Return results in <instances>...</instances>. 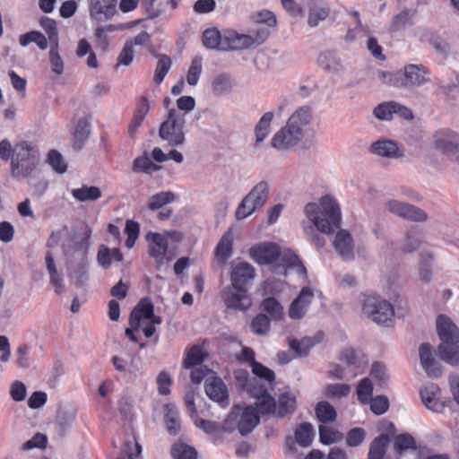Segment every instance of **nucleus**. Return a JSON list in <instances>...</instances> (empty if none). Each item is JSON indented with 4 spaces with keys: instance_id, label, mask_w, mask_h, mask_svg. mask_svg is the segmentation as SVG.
<instances>
[{
    "instance_id": "59",
    "label": "nucleus",
    "mask_w": 459,
    "mask_h": 459,
    "mask_svg": "<svg viewBox=\"0 0 459 459\" xmlns=\"http://www.w3.org/2000/svg\"><path fill=\"white\" fill-rule=\"evenodd\" d=\"M351 392V387L346 384H332L324 389L325 396L328 398H341L347 396Z\"/></svg>"
},
{
    "instance_id": "48",
    "label": "nucleus",
    "mask_w": 459,
    "mask_h": 459,
    "mask_svg": "<svg viewBox=\"0 0 459 459\" xmlns=\"http://www.w3.org/2000/svg\"><path fill=\"white\" fill-rule=\"evenodd\" d=\"M193 421L197 428L214 437H219L222 431L226 432L223 429V424L221 425L217 422L203 420L199 417H195Z\"/></svg>"
},
{
    "instance_id": "56",
    "label": "nucleus",
    "mask_w": 459,
    "mask_h": 459,
    "mask_svg": "<svg viewBox=\"0 0 459 459\" xmlns=\"http://www.w3.org/2000/svg\"><path fill=\"white\" fill-rule=\"evenodd\" d=\"M251 330L257 335H265L270 331V319L264 314L257 315L251 323Z\"/></svg>"
},
{
    "instance_id": "54",
    "label": "nucleus",
    "mask_w": 459,
    "mask_h": 459,
    "mask_svg": "<svg viewBox=\"0 0 459 459\" xmlns=\"http://www.w3.org/2000/svg\"><path fill=\"white\" fill-rule=\"evenodd\" d=\"M319 437L324 445H331L341 441L342 434L332 427L322 425L319 427Z\"/></svg>"
},
{
    "instance_id": "4",
    "label": "nucleus",
    "mask_w": 459,
    "mask_h": 459,
    "mask_svg": "<svg viewBox=\"0 0 459 459\" xmlns=\"http://www.w3.org/2000/svg\"><path fill=\"white\" fill-rule=\"evenodd\" d=\"M39 160V151L35 143L25 140L17 142L10 163L12 177L17 180L30 177L36 170Z\"/></svg>"
},
{
    "instance_id": "64",
    "label": "nucleus",
    "mask_w": 459,
    "mask_h": 459,
    "mask_svg": "<svg viewBox=\"0 0 459 459\" xmlns=\"http://www.w3.org/2000/svg\"><path fill=\"white\" fill-rule=\"evenodd\" d=\"M318 63L322 67L330 71H338L341 67L340 61L330 53L321 54Z\"/></svg>"
},
{
    "instance_id": "11",
    "label": "nucleus",
    "mask_w": 459,
    "mask_h": 459,
    "mask_svg": "<svg viewBox=\"0 0 459 459\" xmlns=\"http://www.w3.org/2000/svg\"><path fill=\"white\" fill-rule=\"evenodd\" d=\"M185 124L186 118L184 114L175 108H169L167 119L160 125L159 130L160 137L170 146L183 144L185 142Z\"/></svg>"
},
{
    "instance_id": "40",
    "label": "nucleus",
    "mask_w": 459,
    "mask_h": 459,
    "mask_svg": "<svg viewBox=\"0 0 459 459\" xmlns=\"http://www.w3.org/2000/svg\"><path fill=\"white\" fill-rule=\"evenodd\" d=\"M46 268L49 273L50 282L54 285L56 293H61L64 290L62 275L57 272L55 261L50 253L46 255Z\"/></svg>"
},
{
    "instance_id": "9",
    "label": "nucleus",
    "mask_w": 459,
    "mask_h": 459,
    "mask_svg": "<svg viewBox=\"0 0 459 459\" xmlns=\"http://www.w3.org/2000/svg\"><path fill=\"white\" fill-rule=\"evenodd\" d=\"M363 313L375 323L389 326L394 317L393 306L375 294L363 293L359 296Z\"/></svg>"
},
{
    "instance_id": "10",
    "label": "nucleus",
    "mask_w": 459,
    "mask_h": 459,
    "mask_svg": "<svg viewBox=\"0 0 459 459\" xmlns=\"http://www.w3.org/2000/svg\"><path fill=\"white\" fill-rule=\"evenodd\" d=\"M256 408L253 406H234L223 422L226 432L238 430L241 435L250 433L259 423Z\"/></svg>"
},
{
    "instance_id": "36",
    "label": "nucleus",
    "mask_w": 459,
    "mask_h": 459,
    "mask_svg": "<svg viewBox=\"0 0 459 459\" xmlns=\"http://www.w3.org/2000/svg\"><path fill=\"white\" fill-rule=\"evenodd\" d=\"M30 43H35L40 50L48 48L47 37L39 30H30L19 36V44L25 48Z\"/></svg>"
},
{
    "instance_id": "55",
    "label": "nucleus",
    "mask_w": 459,
    "mask_h": 459,
    "mask_svg": "<svg viewBox=\"0 0 459 459\" xmlns=\"http://www.w3.org/2000/svg\"><path fill=\"white\" fill-rule=\"evenodd\" d=\"M174 459H196L195 450L184 443H176L171 448Z\"/></svg>"
},
{
    "instance_id": "7",
    "label": "nucleus",
    "mask_w": 459,
    "mask_h": 459,
    "mask_svg": "<svg viewBox=\"0 0 459 459\" xmlns=\"http://www.w3.org/2000/svg\"><path fill=\"white\" fill-rule=\"evenodd\" d=\"M160 323V317L154 316L152 302L149 299H143L131 312L130 327L126 329V335L132 342H137L134 332L142 330L145 337L150 338L156 332V325Z\"/></svg>"
},
{
    "instance_id": "38",
    "label": "nucleus",
    "mask_w": 459,
    "mask_h": 459,
    "mask_svg": "<svg viewBox=\"0 0 459 459\" xmlns=\"http://www.w3.org/2000/svg\"><path fill=\"white\" fill-rule=\"evenodd\" d=\"M164 414L168 432L170 435H177L180 430V420L175 406L167 404L164 408Z\"/></svg>"
},
{
    "instance_id": "61",
    "label": "nucleus",
    "mask_w": 459,
    "mask_h": 459,
    "mask_svg": "<svg viewBox=\"0 0 459 459\" xmlns=\"http://www.w3.org/2000/svg\"><path fill=\"white\" fill-rule=\"evenodd\" d=\"M111 362L116 370L124 373L134 374L138 368L134 366V359L130 361L119 356H113Z\"/></svg>"
},
{
    "instance_id": "53",
    "label": "nucleus",
    "mask_w": 459,
    "mask_h": 459,
    "mask_svg": "<svg viewBox=\"0 0 459 459\" xmlns=\"http://www.w3.org/2000/svg\"><path fill=\"white\" fill-rule=\"evenodd\" d=\"M329 14V9L322 5H314L309 9L307 24L310 27H316L320 22L325 20Z\"/></svg>"
},
{
    "instance_id": "30",
    "label": "nucleus",
    "mask_w": 459,
    "mask_h": 459,
    "mask_svg": "<svg viewBox=\"0 0 459 459\" xmlns=\"http://www.w3.org/2000/svg\"><path fill=\"white\" fill-rule=\"evenodd\" d=\"M123 254L118 248H109L105 245H100L98 249L97 262L104 269L110 267L112 262H122Z\"/></svg>"
},
{
    "instance_id": "12",
    "label": "nucleus",
    "mask_w": 459,
    "mask_h": 459,
    "mask_svg": "<svg viewBox=\"0 0 459 459\" xmlns=\"http://www.w3.org/2000/svg\"><path fill=\"white\" fill-rule=\"evenodd\" d=\"M148 255L154 260L158 270L175 258V254L169 248L164 234L150 231L145 235Z\"/></svg>"
},
{
    "instance_id": "14",
    "label": "nucleus",
    "mask_w": 459,
    "mask_h": 459,
    "mask_svg": "<svg viewBox=\"0 0 459 459\" xmlns=\"http://www.w3.org/2000/svg\"><path fill=\"white\" fill-rule=\"evenodd\" d=\"M303 136L294 130L288 124L280 128L273 135L270 144L274 150L280 152H290L294 150L303 140Z\"/></svg>"
},
{
    "instance_id": "43",
    "label": "nucleus",
    "mask_w": 459,
    "mask_h": 459,
    "mask_svg": "<svg viewBox=\"0 0 459 459\" xmlns=\"http://www.w3.org/2000/svg\"><path fill=\"white\" fill-rule=\"evenodd\" d=\"M175 198L176 195L171 191L158 193L149 198L148 208L152 211L159 210L164 205L173 203Z\"/></svg>"
},
{
    "instance_id": "20",
    "label": "nucleus",
    "mask_w": 459,
    "mask_h": 459,
    "mask_svg": "<svg viewBox=\"0 0 459 459\" xmlns=\"http://www.w3.org/2000/svg\"><path fill=\"white\" fill-rule=\"evenodd\" d=\"M374 115L380 120H391L395 115L406 120L413 117L411 109L394 101L379 104L374 108Z\"/></svg>"
},
{
    "instance_id": "22",
    "label": "nucleus",
    "mask_w": 459,
    "mask_h": 459,
    "mask_svg": "<svg viewBox=\"0 0 459 459\" xmlns=\"http://www.w3.org/2000/svg\"><path fill=\"white\" fill-rule=\"evenodd\" d=\"M333 246L336 253L344 261L353 260L355 257V244L352 236L345 230L337 231Z\"/></svg>"
},
{
    "instance_id": "45",
    "label": "nucleus",
    "mask_w": 459,
    "mask_h": 459,
    "mask_svg": "<svg viewBox=\"0 0 459 459\" xmlns=\"http://www.w3.org/2000/svg\"><path fill=\"white\" fill-rule=\"evenodd\" d=\"M388 443L389 438L386 435H381L376 437L370 444L368 459H382Z\"/></svg>"
},
{
    "instance_id": "26",
    "label": "nucleus",
    "mask_w": 459,
    "mask_h": 459,
    "mask_svg": "<svg viewBox=\"0 0 459 459\" xmlns=\"http://www.w3.org/2000/svg\"><path fill=\"white\" fill-rule=\"evenodd\" d=\"M235 238L234 228H229L221 236L215 248V258L221 264H225L233 254V243Z\"/></svg>"
},
{
    "instance_id": "49",
    "label": "nucleus",
    "mask_w": 459,
    "mask_h": 459,
    "mask_svg": "<svg viewBox=\"0 0 459 459\" xmlns=\"http://www.w3.org/2000/svg\"><path fill=\"white\" fill-rule=\"evenodd\" d=\"M316 341L312 337H304L301 340L289 339V345L297 354L307 355Z\"/></svg>"
},
{
    "instance_id": "15",
    "label": "nucleus",
    "mask_w": 459,
    "mask_h": 459,
    "mask_svg": "<svg viewBox=\"0 0 459 459\" xmlns=\"http://www.w3.org/2000/svg\"><path fill=\"white\" fill-rule=\"evenodd\" d=\"M339 360L351 371L352 377L363 374L368 366V355L359 349L346 347L339 354Z\"/></svg>"
},
{
    "instance_id": "19",
    "label": "nucleus",
    "mask_w": 459,
    "mask_h": 459,
    "mask_svg": "<svg viewBox=\"0 0 459 459\" xmlns=\"http://www.w3.org/2000/svg\"><path fill=\"white\" fill-rule=\"evenodd\" d=\"M90 17L104 22L110 20L117 13V0H88Z\"/></svg>"
},
{
    "instance_id": "25",
    "label": "nucleus",
    "mask_w": 459,
    "mask_h": 459,
    "mask_svg": "<svg viewBox=\"0 0 459 459\" xmlns=\"http://www.w3.org/2000/svg\"><path fill=\"white\" fill-rule=\"evenodd\" d=\"M440 393L439 387L433 384L420 390V398L427 409L437 413L443 411L445 403L440 400Z\"/></svg>"
},
{
    "instance_id": "6",
    "label": "nucleus",
    "mask_w": 459,
    "mask_h": 459,
    "mask_svg": "<svg viewBox=\"0 0 459 459\" xmlns=\"http://www.w3.org/2000/svg\"><path fill=\"white\" fill-rule=\"evenodd\" d=\"M436 325L441 340L437 348L440 359L451 365L459 364V328L445 315L437 316Z\"/></svg>"
},
{
    "instance_id": "34",
    "label": "nucleus",
    "mask_w": 459,
    "mask_h": 459,
    "mask_svg": "<svg viewBox=\"0 0 459 459\" xmlns=\"http://www.w3.org/2000/svg\"><path fill=\"white\" fill-rule=\"evenodd\" d=\"M415 440L409 434H402L394 439V450L399 455H403V451L410 450L409 455H412L414 459H419V453L415 450Z\"/></svg>"
},
{
    "instance_id": "31",
    "label": "nucleus",
    "mask_w": 459,
    "mask_h": 459,
    "mask_svg": "<svg viewBox=\"0 0 459 459\" xmlns=\"http://www.w3.org/2000/svg\"><path fill=\"white\" fill-rule=\"evenodd\" d=\"M274 113L273 111L265 112L256 123L254 133L255 144L262 143L271 133V124L273 120Z\"/></svg>"
},
{
    "instance_id": "63",
    "label": "nucleus",
    "mask_w": 459,
    "mask_h": 459,
    "mask_svg": "<svg viewBox=\"0 0 459 459\" xmlns=\"http://www.w3.org/2000/svg\"><path fill=\"white\" fill-rule=\"evenodd\" d=\"M159 394L167 395L170 393V386L172 384V378L170 375L166 371L159 373L156 379Z\"/></svg>"
},
{
    "instance_id": "47",
    "label": "nucleus",
    "mask_w": 459,
    "mask_h": 459,
    "mask_svg": "<svg viewBox=\"0 0 459 459\" xmlns=\"http://www.w3.org/2000/svg\"><path fill=\"white\" fill-rule=\"evenodd\" d=\"M314 436L313 426L310 423H301L295 430L296 441L301 446H308Z\"/></svg>"
},
{
    "instance_id": "2",
    "label": "nucleus",
    "mask_w": 459,
    "mask_h": 459,
    "mask_svg": "<svg viewBox=\"0 0 459 459\" xmlns=\"http://www.w3.org/2000/svg\"><path fill=\"white\" fill-rule=\"evenodd\" d=\"M256 275L255 267L247 262H233L230 265L231 285L222 291V299L228 307L247 310L252 305V299L247 292L248 285Z\"/></svg>"
},
{
    "instance_id": "21",
    "label": "nucleus",
    "mask_w": 459,
    "mask_h": 459,
    "mask_svg": "<svg viewBox=\"0 0 459 459\" xmlns=\"http://www.w3.org/2000/svg\"><path fill=\"white\" fill-rule=\"evenodd\" d=\"M434 145L443 153L453 157L459 150V135L449 129H441L434 135Z\"/></svg>"
},
{
    "instance_id": "13",
    "label": "nucleus",
    "mask_w": 459,
    "mask_h": 459,
    "mask_svg": "<svg viewBox=\"0 0 459 459\" xmlns=\"http://www.w3.org/2000/svg\"><path fill=\"white\" fill-rule=\"evenodd\" d=\"M265 37L238 33L233 30H223L222 50H241L264 42Z\"/></svg>"
},
{
    "instance_id": "24",
    "label": "nucleus",
    "mask_w": 459,
    "mask_h": 459,
    "mask_svg": "<svg viewBox=\"0 0 459 459\" xmlns=\"http://www.w3.org/2000/svg\"><path fill=\"white\" fill-rule=\"evenodd\" d=\"M204 389L207 396L218 403L221 407L229 404L227 388L220 377L214 376L208 377L205 381Z\"/></svg>"
},
{
    "instance_id": "17",
    "label": "nucleus",
    "mask_w": 459,
    "mask_h": 459,
    "mask_svg": "<svg viewBox=\"0 0 459 459\" xmlns=\"http://www.w3.org/2000/svg\"><path fill=\"white\" fill-rule=\"evenodd\" d=\"M316 290L310 286L303 287L299 295L292 300L288 310V316L293 320L303 318L315 297Z\"/></svg>"
},
{
    "instance_id": "35",
    "label": "nucleus",
    "mask_w": 459,
    "mask_h": 459,
    "mask_svg": "<svg viewBox=\"0 0 459 459\" xmlns=\"http://www.w3.org/2000/svg\"><path fill=\"white\" fill-rule=\"evenodd\" d=\"M150 110V103L145 98H142L134 112L132 121L129 126L130 134H134L137 129L143 124L145 117Z\"/></svg>"
},
{
    "instance_id": "16",
    "label": "nucleus",
    "mask_w": 459,
    "mask_h": 459,
    "mask_svg": "<svg viewBox=\"0 0 459 459\" xmlns=\"http://www.w3.org/2000/svg\"><path fill=\"white\" fill-rule=\"evenodd\" d=\"M235 377L240 385L256 398L257 413L264 414L276 411V403L266 391L255 392L249 388L248 377L246 372L237 371Z\"/></svg>"
},
{
    "instance_id": "41",
    "label": "nucleus",
    "mask_w": 459,
    "mask_h": 459,
    "mask_svg": "<svg viewBox=\"0 0 459 459\" xmlns=\"http://www.w3.org/2000/svg\"><path fill=\"white\" fill-rule=\"evenodd\" d=\"M203 72V56L196 55L193 57L186 72V82L190 86H195Z\"/></svg>"
},
{
    "instance_id": "8",
    "label": "nucleus",
    "mask_w": 459,
    "mask_h": 459,
    "mask_svg": "<svg viewBox=\"0 0 459 459\" xmlns=\"http://www.w3.org/2000/svg\"><path fill=\"white\" fill-rule=\"evenodd\" d=\"M270 193V182L267 180L258 181L238 204L234 212L235 219L238 221H244L259 211L267 204Z\"/></svg>"
},
{
    "instance_id": "51",
    "label": "nucleus",
    "mask_w": 459,
    "mask_h": 459,
    "mask_svg": "<svg viewBox=\"0 0 459 459\" xmlns=\"http://www.w3.org/2000/svg\"><path fill=\"white\" fill-rule=\"evenodd\" d=\"M171 65L172 62L169 56L161 55L159 57L153 76V80L156 83L160 84L163 82L165 76L171 67Z\"/></svg>"
},
{
    "instance_id": "18",
    "label": "nucleus",
    "mask_w": 459,
    "mask_h": 459,
    "mask_svg": "<svg viewBox=\"0 0 459 459\" xmlns=\"http://www.w3.org/2000/svg\"><path fill=\"white\" fill-rule=\"evenodd\" d=\"M385 206L393 214L406 220L425 221L428 219V215L423 210L399 200H390Z\"/></svg>"
},
{
    "instance_id": "27",
    "label": "nucleus",
    "mask_w": 459,
    "mask_h": 459,
    "mask_svg": "<svg viewBox=\"0 0 459 459\" xmlns=\"http://www.w3.org/2000/svg\"><path fill=\"white\" fill-rule=\"evenodd\" d=\"M421 366L427 375L431 377H438L441 370L438 362L436 361L432 347L429 343H423L419 348Z\"/></svg>"
},
{
    "instance_id": "52",
    "label": "nucleus",
    "mask_w": 459,
    "mask_h": 459,
    "mask_svg": "<svg viewBox=\"0 0 459 459\" xmlns=\"http://www.w3.org/2000/svg\"><path fill=\"white\" fill-rule=\"evenodd\" d=\"M40 27L48 35L50 45L58 44V30L56 22L49 17H42L39 20Z\"/></svg>"
},
{
    "instance_id": "42",
    "label": "nucleus",
    "mask_w": 459,
    "mask_h": 459,
    "mask_svg": "<svg viewBox=\"0 0 459 459\" xmlns=\"http://www.w3.org/2000/svg\"><path fill=\"white\" fill-rule=\"evenodd\" d=\"M262 309L272 320H281L284 316L283 307L274 298H267L262 302Z\"/></svg>"
},
{
    "instance_id": "1",
    "label": "nucleus",
    "mask_w": 459,
    "mask_h": 459,
    "mask_svg": "<svg viewBox=\"0 0 459 459\" xmlns=\"http://www.w3.org/2000/svg\"><path fill=\"white\" fill-rule=\"evenodd\" d=\"M248 255L257 264L270 265L277 274L286 275L291 269L303 280L307 279V269L298 255L290 249H281L274 242L256 243L249 248Z\"/></svg>"
},
{
    "instance_id": "5",
    "label": "nucleus",
    "mask_w": 459,
    "mask_h": 459,
    "mask_svg": "<svg viewBox=\"0 0 459 459\" xmlns=\"http://www.w3.org/2000/svg\"><path fill=\"white\" fill-rule=\"evenodd\" d=\"M378 76L383 83L397 88H418L431 81L429 69L415 64L407 65L397 72L381 71Z\"/></svg>"
},
{
    "instance_id": "58",
    "label": "nucleus",
    "mask_w": 459,
    "mask_h": 459,
    "mask_svg": "<svg viewBox=\"0 0 459 459\" xmlns=\"http://www.w3.org/2000/svg\"><path fill=\"white\" fill-rule=\"evenodd\" d=\"M90 134V125L84 118L78 120L74 130V144L81 148Z\"/></svg>"
},
{
    "instance_id": "57",
    "label": "nucleus",
    "mask_w": 459,
    "mask_h": 459,
    "mask_svg": "<svg viewBox=\"0 0 459 459\" xmlns=\"http://www.w3.org/2000/svg\"><path fill=\"white\" fill-rule=\"evenodd\" d=\"M372 382L368 377H364L359 381L357 386L358 399L363 403H368L372 398Z\"/></svg>"
},
{
    "instance_id": "3",
    "label": "nucleus",
    "mask_w": 459,
    "mask_h": 459,
    "mask_svg": "<svg viewBox=\"0 0 459 459\" xmlns=\"http://www.w3.org/2000/svg\"><path fill=\"white\" fill-rule=\"evenodd\" d=\"M304 214L310 223L319 232L325 235L333 234L342 224V211L337 200L329 195H324L316 201L307 203L304 207Z\"/></svg>"
},
{
    "instance_id": "29",
    "label": "nucleus",
    "mask_w": 459,
    "mask_h": 459,
    "mask_svg": "<svg viewBox=\"0 0 459 459\" xmlns=\"http://www.w3.org/2000/svg\"><path fill=\"white\" fill-rule=\"evenodd\" d=\"M235 86L234 80L227 74H219L212 80V91L216 97L230 94Z\"/></svg>"
},
{
    "instance_id": "60",
    "label": "nucleus",
    "mask_w": 459,
    "mask_h": 459,
    "mask_svg": "<svg viewBox=\"0 0 459 459\" xmlns=\"http://www.w3.org/2000/svg\"><path fill=\"white\" fill-rule=\"evenodd\" d=\"M48 163L56 173L59 174L65 173L67 169V165L63 156L55 150H52L48 152Z\"/></svg>"
},
{
    "instance_id": "37",
    "label": "nucleus",
    "mask_w": 459,
    "mask_h": 459,
    "mask_svg": "<svg viewBox=\"0 0 459 459\" xmlns=\"http://www.w3.org/2000/svg\"><path fill=\"white\" fill-rule=\"evenodd\" d=\"M202 40L207 48L222 50L223 32L221 33L216 28L207 29L203 33Z\"/></svg>"
},
{
    "instance_id": "33",
    "label": "nucleus",
    "mask_w": 459,
    "mask_h": 459,
    "mask_svg": "<svg viewBox=\"0 0 459 459\" xmlns=\"http://www.w3.org/2000/svg\"><path fill=\"white\" fill-rule=\"evenodd\" d=\"M207 353L202 346L193 345L186 349L184 354L183 366L186 368H191L202 365Z\"/></svg>"
},
{
    "instance_id": "23",
    "label": "nucleus",
    "mask_w": 459,
    "mask_h": 459,
    "mask_svg": "<svg viewBox=\"0 0 459 459\" xmlns=\"http://www.w3.org/2000/svg\"><path fill=\"white\" fill-rule=\"evenodd\" d=\"M313 117V110L309 106H300L291 113L286 124L294 130H298L299 134L304 137Z\"/></svg>"
},
{
    "instance_id": "39",
    "label": "nucleus",
    "mask_w": 459,
    "mask_h": 459,
    "mask_svg": "<svg viewBox=\"0 0 459 459\" xmlns=\"http://www.w3.org/2000/svg\"><path fill=\"white\" fill-rule=\"evenodd\" d=\"M296 407V396L290 392H284L280 394L278 403L276 404V412L278 416L283 417L292 412Z\"/></svg>"
},
{
    "instance_id": "50",
    "label": "nucleus",
    "mask_w": 459,
    "mask_h": 459,
    "mask_svg": "<svg viewBox=\"0 0 459 459\" xmlns=\"http://www.w3.org/2000/svg\"><path fill=\"white\" fill-rule=\"evenodd\" d=\"M159 169L160 166L153 163L148 156H141L134 160L133 170L134 172L152 174Z\"/></svg>"
},
{
    "instance_id": "32",
    "label": "nucleus",
    "mask_w": 459,
    "mask_h": 459,
    "mask_svg": "<svg viewBox=\"0 0 459 459\" xmlns=\"http://www.w3.org/2000/svg\"><path fill=\"white\" fill-rule=\"evenodd\" d=\"M72 196L78 202H93L102 196L100 187L94 186H82L79 188L72 189Z\"/></svg>"
},
{
    "instance_id": "44",
    "label": "nucleus",
    "mask_w": 459,
    "mask_h": 459,
    "mask_svg": "<svg viewBox=\"0 0 459 459\" xmlns=\"http://www.w3.org/2000/svg\"><path fill=\"white\" fill-rule=\"evenodd\" d=\"M315 411L316 418L322 423L332 422L336 419V411L328 402H319L316 406Z\"/></svg>"
},
{
    "instance_id": "62",
    "label": "nucleus",
    "mask_w": 459,
    "mask_h": 459,
    "mask_svg": "<svg viewBox=\"0 0 459 459\" xmlns=\"http://www.w3.org/2000/svg\"><path fill=\"white\" fill-rule=\"evenodd\" d=\"M251 369H252V373L255 376H256L262 379H264L269 383H271L274 380L273 371L257 361H253Z\"/></svg>"
},
{
    "instance_id": "28",
    "label": "nucleus",
    "mask_w": 459,
    "mask_h": 459,
    "mask_svg": "<svg viewBox=\"0 0 459 459\" xmlns=\"http://www.w3.org/2000/svg\"><path fill=\"white\" fill-rule=\"evenodd\" d=\"M369 152L374 155L389 159H396L403 156L396 143L387 139L374 142L369 147Z\"/></svg>"
},
{
    "instance_id": "46",
    "label": "nucleus",
    "mask_w": 459,
    "mask_h": 459,
    "mask_svg": "<svg viewBox=\"0 0 459 459\" xmlns=\"http://www.w3.org/2000/svg\"><path fill=\"white\" fill-rule=\"evenodd\" d=\"M48 59L51 71L56 75H61L65 71L64 60L59 53L58 44L50 45Z\"/></svg>"
}]
</instances>
